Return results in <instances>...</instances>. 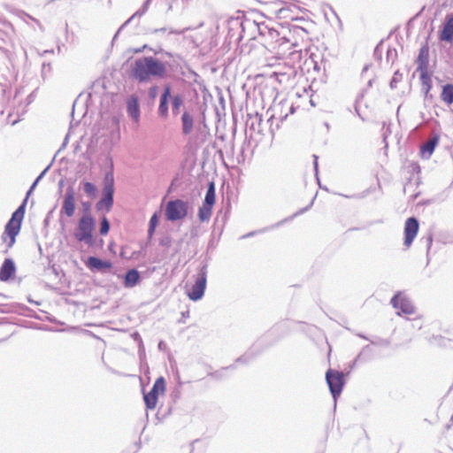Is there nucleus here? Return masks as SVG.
<instances>
[{
  "label": "nucleus",
  "mask_w": 453,
  "mask_h": 453,
  "mask_svg": "<svg viewBox=\"0 0 453 453\" xmlns=\"http://www.w3.org/2000/svg\"><path fill=\"white\" fill-rule=\"evenodd\" d=\"M326 379L333 396L336 398L341 395L344 385L342 372L330 369L326 372Z\"/></svg>",
  "instance_id": "0eeeda50"
},
{
  "label": "nucleus",
  "mask_w": 453,
  "mask_h": 453,
  "mask_svg": "<svg viewBox=\"0 0 453 453\" xmlns=\"http://www.w3.org/2000/svg\"><path fill=\"white\" fill-rule=\"evenodd\" d=\"M95 228L96 221L94 218L86 213L79 219L77 226L73 231V237L79 242H84L88 246H92L95 242Z\"/></svg>",
  "instance_id": "7ed1b4c3"
},
{
  "label": "nucleus",
  "mask_w": 453,
  "mask_h": 453,
  "mask_svg": "<svg viewBox=\"0 0 453 453\" xmlns=\"http://www.w3.org/2000/svg\"><path fill=\"white\" fill-rule=\"evenodd\" d=\"M110 231V222L106 217H104L100 222L99 233L101 235L105 236Z\"/></svg>",
  "instance_id": "bb28decb"
},
{
  "label": "nucleus",
  "mask_w": 453,
  "mask_h": 453,
  "mask_svg": "<svg viewBox=\"0 0 453 453\" xmlns=\"http://www.w3.org/2000/svg\"><path fill=\"white\" fill-rule=\"evenodd\" d=\"M206 287V274L204 272H202L196 278V282L192 286L190 291H188V296L189 299L193 301H197L203 296L204 290Z\"/></svg>",
  "instance_id": "1a4fd4ad"
},
{
  "label": "nucleus",
  "mask_w": 453,
  "mask_h": 453,
  "mask_svg": "<svg viewBox=\"0 0 453 453\" xmlns=\"http://www.w3.org/2000/svg\"><path fill=\"white\" fill-rule=\"evenodd\" d=\"M439 142V137L435 135L432 139H430L428 142H426L425 144L422 145L420 152L421 156L424 158L428 159L431 155L433 154L436 145Z\"/></svg>",
  "instance_id": "dca6fc26"
},
{
  "label": "nucleus",
  "mask_w": 453,
  "mask_h": 453,
  "mask_svg": "<svg viewBox=\"0 0 453 453\" xmlns=\"http://www.w3.org/2000/svg\"><path fill=\"white\" fill-rule=\"evenodd\" d=\"M273 11V15L278 19L297 20L303 9L297 4L296 1L279 2L275 3Z\"/></svg>",
  "instance_id": "20e7f679"
},
{
  "label": "nucleus",
  "mask_w": 453,
  "mask_h": 453,
  "mask_svg": "<svg viewBox=\"0 0 453 453\" xmlns=\"http://www.w3.org/2000/svg\"><path fill=\"white\" fill-rule=\"evenodd\" d=\"M450 421L453 422V416L451 417Z\"/></svg>",
  "instance_id": "473e14b6"
},
{
  "label": "nucleus",
  "mask_w": 453,
  "mask_h": 453,
  "mask_svg": "<svg viewBox=\"0 0 453 453\" xmlns=\"http://www.w3.org/2000/svg\"><path fill=\"white\" fill-rule=\"evenodd\" d=\"M441 99L446 103L447 104H453V85L446 84L442 88V91L441 93Z\"/></svg>",
  "instance_id": "aec40b11"
},
{
  "label": "nucleus",
  "mask_w": 453,
  "mask_h": 453,
  "mask_svg": "<svg viewBox=\"0 0 453 453\" xmlns=\"http://www.w3.org/2000/svg\"><path fill=\"white\" fill-rule=\"evenodd\" d=\"M165 391V381L163 377L156 380L151 390L144 395V402L148 409L153 410L156 408L158 395H163Z\"/></svg>",
  "instance_id": "423d86ee"
},
{
  "label": "nucleus",
  "mask_w": 453,
  "mask_h": 453,
  "mask_svg": "<svg viewBox=\"0 0 453 453\" xmlns=\"http://www.w3.org/2000/svg\"><path fill=\"white\" fill-rule=\"evenodd\" d=\"M212 206L203 203V205L199 208L198 218L201 221H205L210 219L212 212Z\"/></svg>",
  "instance_id": "b1692460"
},
{
  "label": "nucleus",
  "mask_w": 453,
  "mask_h": 453,
  "mask_svg": "<svg viewBox=\"0 0 453 453\" xmlns=\"http://www.w3.org/2000/svg\"><path fill=\"white\" fill-rule=\"evenodd\" d=\"M113 204V196L103 194V197L97 203V210L105 209L106 211H110Z\"/></svg>",
  "instance_id": "4be33fe9"
},
{
  "label": "nucleus",
  "mask_w": 453,
  "mask_h": 453,
  "mask_svg": "<svg viewBox=\"0 0 453 453\" xmlns=\"http://www.w3.org/2000/svg\"><path fill=\"white\" fill-rule=\"evenodd\" d=\"M188 203L182 200L176 199L170 201L166 204L165 215L167 219L175 221L182 219L187 216Z\"/></svg>",
  "instance_id": "39448f33"
},
{
  "label": "nucleus",
  "mask_w": 453,
  "mask_h": 453,
  "mask_svg": "<svg viewBox=\"0 0 453 453\" xmlns=\"http://www.w3.org/2000/svg\"><path fill=\"white\" fill-rule=\"evenodd\" d=\"M140 280V273L135 269H131L127 272L124 279V285L126 288L134 287Z\"/></svg>",
  "instance_id": "f3484780"
},
{
  "label": "nucleus",
  "mask_w": 453,
  "mask_h": 453,
  "mask_svg": "<svg viewBox=\"0 0 453 453\" xmlns=\"http://www.w3.org/2000/svg\"><path fill=\"white\" fill-rule=\"evenodd\" d=\"M171 95V88L169 85L165 87L164 93L160 98V104L158 107V113L163 118H167L168 116V98Z\"/></svg>",
  "instance_id": "2eb2a0df"
},
{
  "label": "nucleus",
  "mask_w": 453,
  "mask_h": 453,
  "mask_svg": "<svg viewBox=\"0 0 453 453\" xmlns=\"http://www.w3.org/2000/svg\"><path fill=\"white\" fill-rule=\"evenodd\" d=\"M114 193V178L111 173H109L104 177V185L103 194L113 196Z\"/></svg>",
  "instance_id": "6ab92c4d"
},
{
  "label": "nucleus",
  "mask_w": 453,
  "mask_h": 453,
  "mask_svg": "<svg viewBox=\"0 0 453 453\" xmlns=\"http://www.w3.org/2000/svg\"><path fill=\"white\" fill-rule=\"evenodd\" d=\"M27 199L24 200L22 204L12 213L11 219L5 226L3 234V241L7 243L8 248H12L15 243L16 236L19 234L21 223L25 215V209Z\"/></svg>",
  "instance_id": "f03ea898"
},
{
  "label": "nucleus",
  "mask_w": 453,
  "mask_h": 453,
  "mask_svg": "<svg viewBox=\"0 0 453 453\" xmlns=\"http://www.w3.org/2000/svg\"><path fill=\"white\" fill-rule=\"evenodd\" d=\"M127 110L132 119L138 124L140 120V105L138 96L132 95L127 101Z\"/></svg>",
  "instance_id": "ddd939ff"
},
{
  "label": "nucleus",
  "mask_w": 453,
  "mask_h": 453,
  "mask_svg": "<svg viewBox=\"0 0 453 453\" xmlns=\"http://www.w3.org/2000/svg\"><path fill=\"white\" fill-rule=\"evenodd\" d=\"M391 304L394 308L400 310L404 314L414 313V307L411 303L399 294L393 296L391 299Z\"/></svg>",
  "instance_id": "f8f14e48"
},
{
  "label": "nucleus",
  "mask_w": 453,
  "mask_h": 453,
  "mask_svg": "<svg viewBox=\"0 0 453 453\" xmlns=\"http://www.w3.org/2000/svg\"><path fill=\"white\" fill-rule=\"evenodd\" d=\"M216 200L215 186L213 182L209 184L203 203L213 207Z\"/></svg>",
  "instance_id": "5701e85b"
},
{
  "label": "nucleus",
  "mask_w": 453,
  "mask_h": 453,
  "mask_svg": "<svg viewBox=\"0 0 453 453\" xmlns=\"http://www.w3.org/2000/svg\"><path fill=\"white\" fill-rule=\"evenodd\" d=\"M428 55V48L427 47H422L419 51L418 58L422 59L423 58H426Z\"/></svg>",
  "instance_id": "7c9ffc66"
},
{
  "label": "nucleus",
  "mask_w": 453,
  "mask_h": 453,
  "mask_svg": "<svg viewBox=\"0 0 453 453\" xmlns=\"http://www.w3.org/2000/svg\"><path fill=\"white\" fill-rule=\"evenodd\" d=\"M157 224H158V219H157V214L155 213L150 218V226H149V230H148V233H149L150 236L153 235V234L155 232V229H156V226H157Z\"/></svg>",
  "instance_id": "cd10ccee"
},
{
  "label": "nucleus",
  "mask_w": 453,
  "mask_h": 453,
  "mask_svg": "<svg viewBox=\"0 0 453 453\" xmlns=\"http://www.w3.org/2000/svg\"><path fill=\"white\" fill-rule=\"evenodd\" d=\"M127 246H124L121 248V250H120V253H119V256L122 257V258H126V259H129L133 257V254H128V252L127 251Z\"/></svg>",
  "instance_id": "c756f323"
},
{
  "label": "nucleus",
  "mask_w": 453,
  "mask_h": 453,
  "mask_svg": "<svg viewBox=\"0 0 453 453\" xmlns=\"http://www.w3.org/2000/svg\"><path fill=\"white\" fill-rule=\"evenodd\" d=\"M62 212L67 217L71 218L73 216L75 211V193L72 188L66 189L65 197L62 203Z\"/></svg>",
  "instance_id": "9d476101"
},
{
  "label": "nucleus",
  "mask_w": 453,
  "mask_h": 453,
  "mask_svg": "<svg viewBox=\"0 0 453 453\" xmlns=\"http://www.w3.org/2000/svg\"><path fill=\"white\" fill-rule=\"evenodd\" d=\"M419 229V224L416 218H408L404 223V245L406 248H410L414 239L416 238Z\"/></svg>",
  "instance_id": "6e6552de"
},
{
  "label": "nucleus",
  "mask_w": 453,
  "mask_h": 453,
  "mask_svg": "<svg viewBox=\"0 0 453 453\" xmlns=\"http://www.w3.org/2000/svg\"><path fill=\"white\" fill-rule=\"evenodd\" d=\"M16 272L14 262L11 258H5L0 267V280L7 281L13 277Z\"/></svg>",
  "instance_id": "4468645a"
},
{
  "label": "nucleus",
  "mask_w": 453,
  "mask_h": 453,
  "mask_svg": "<svg viewBox=\"0 0 453 453\" xmlns=\"http://www.w3.org/2000/svg\"><path fill=\"white\" fill-rule=\"evenodd\" d=\"M150 95L152 98H155L157 96V87H153L150 89Z\"/></svg>",
  "instance_id": "2f4dec72"
},
{
  "label": "nucleus",
  "mask_w": 453,
  "mask_h": 453,
  "mask_svg": "<svg viewBox=\"0 0 453 453\" xmlns=\"http://www.w3.org/2000/svg\"><path fill=\"white\" fill-rule=\"evenodd\" d=\"M83 189H84V192L90 197H95L96 196V186L89 182V181H86L83 183Z\"/></svg>",
  "instance_id": "a878e982"
},
{
  "label": "nucleus",
  "mask_w": 453,
  "mask_h": 453,
  "mask_svg": "<svg viewBox=\"0 0 453 453\" xmlns=\"http://www.w3.org/2000/svg\"><path fill=\"white\" fill-rule=\"evenodd\" d=\"M85 265L91 271L105 272L112 268L110 260H102L96 257H88Z\"/></svg>",
  "instance_id": "9b49d317"
},
{
  "label": "nucleus",
  "mask_w": 453,
  "mask_h": 453,
  "mask_svg": "<svg viewBox=\"0 0 453 453\" xmlns=\"http://www.w3.org/2000/svg\"><path fill=\"white\" fill-rule=\"evenodd\" d=\"M182 104V100L180 96H176L173 99V111L178 112L180 105Z\"/></svg>",
  "instance_id": "c85d7f7f"
},
{
  "label": "nucleus",
  "mask_w": 453,
  "mask_h": 453,
  "mask_svg": "<svg viewBox=\"0 0 453 453\" xmlns=\"http://www.w3.org/2000/svg\"><path fill=\"white\" fill-rule=\"evenodd\" d=\"M440 39L446 42H451L453 40V17L448 19L440 35Z\"/></svg>",
  "instance_id": "a211bd4d"
},
{
  "label": "nucleus",
  "mask_w": 453,
  "mask_h": 453,
  "mask_svg": "<svg viewBox=\"0 0 453 453\" xmlns=\"http://www.w3.org/2000/svg\"><path fill=\"white\" fill-rule=\"evenodd\" d=\"M282 107H283V105L280 103L278 104H275L272 109L273 113L272 114L271 118L276 119L279 120H283L288 116V113H285L284 115L281 114Z\"/></svg>",
  "instance_id": "393cba45"
},
{
  "label": "nucleus",
  "mask_w": 453,
  "mask_h": 453,
  "mask_svg": "<svg viewBox=\"0 0 453 453\" xmlns=\"http://www.w3.org/2000/svg\"><path fill=\"white\" fill-rule=\"evenodd\" d=\"M181 120H182L183 133L185 134H190L193 129V124H194L192 116L188 112L185 111L182 114Z\"/></svg>",
  "instance_id": "412c9836"
},
{
  "label": "nucleus",
  "mask_w": 453,
  "mask_h": 453,
  "mask_svg": "<svg viewBox=\"0 0 453 453\" xmlns=\"http://www.w3.org/2000/svg\"><path fill=\"white\" fill-rule=\"evenodd\" d=\"M165 74V65L152 57L137 59L131 71V76L139 81H147L150 75L164 77Z\"/></svg>",
  "instance_id": "f257e3e1"
}]
</instances>
